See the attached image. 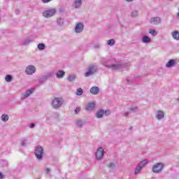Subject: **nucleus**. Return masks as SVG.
Masks as SVG:
<instances>
[{
  "mask_svg": "<svg viewBox=\"0 0 179 179\" xmlns=\"http://www.w3.org/2000/svg\"><path fill=\"white\" fill-rule=\"evenodd\" d=\"M99 71V66L96 64H91L87 68V72L85 73V78H89L94 75Z\"/></svg>",
  "mask_w": 179,
  "mask_h": 179,
  "instance_id": "nucleus-1",
  "label": "nucleus"
},
{
  "mask_svg": "<svg viewBox=\"0 0 179 179\" xmlns=\"http://www.w3.org/2000/svg\"><path fill=\"white\" fill-rule=\"evenodd\" d=\"M128 66V64L119 62L117 64H113L111 65L106 66L107 68L112 69V71H118L120 69H124V68H127Z\"/></svg>",
  "mask_w": 179,
  "mask_h": 179,
  "instance_id": "nucleus-2",
  "label": "nucleus"
},
{
  "mask_svg": "<svg viewBox=\"0 0 179 179\" xmlns=\"http://www.w3.org/2000/svg\"><path fill=\"white\" fill-rule=\"evenodd\" d=\"M64 104V99L62 98H55L51 102V106L52 108H55V110H57V108H59L61 106Z\"/></svg>",
  "mask_w": 179,
  "mask_h": 179,
  "instance_id": "nucleus-3",
  "label": "nucleus"
},
{
  "mask_svg": "<svg viewBox=\"0 0 179 179\" xmlns=\"http://www.w3.org/2000/svg\"><path fill=\"white\" fill-rule=\"evenodd\" d=\"M164 168V164L159 162L154 164V166L152 168V173H155V174H159L163 171V169Z\"/></svg>",
  "mask_w": 179,
  "mask_h": 179,
  "instance_id": "nucleus-4",
  "label": "nucleus"
},
{
  "mask_svg": "<svg viewBox=\"0 0 179 179\" xmlns=\"http://www.w3.org/2000/svg\"><path fill=\"white\" fill-rule=\"evenodd\" d=\"M43 155H44V149L41 146H38L35 149V156L38 160H43Z\"/></svg>",
  "mask_w": 179,
  "mask_h": 179,
  "instance_id": "nucleus-5",
  "label": "nucleus"
},
{
  "mask_svg": "<svg viewBox=\"0 0 179 179\" xmlns=\"http://www.w3.org/2000/svg\"><path fill=\"white\" fill-rule=\"evenodd\" d=\"M95 157L98 162H100V160H103V158L104 157V148L103 147L99 148L96 150V152L95 153Z\"/></svg>",
  "mask_w": 179,
  "mask_h": 179,
  "instance_id": "nucleus-6",
  "label": "nucleus"
},
{
  "mask_svg": "<svg viewBox=\"0 0 179 179\" xmlns=\"http://www.w3.org/2000/svg\"><path fill=\"white\" fill-rule=\"evenodd\" d=\"M57 13V10L55 8H52L50 10H47L43 13V16L44 17H52Z\"/></svg>",
  "mask_w": 179,
  "mask_h": 179,
  "instance_id": "nucleus-7",
  "label": "nucleus"
},
{
  "mask_svg": "<svg viewBox=\"0 0 179 179\" xmlns=\"http://www.w3.org/2000/svg\"><path fill=\"white\" fill-rule=\"evenodd\" d=\"M36 71L37 69L34 65H29L25 69V73L26 75H33L36 73Z\"/></svg>",
  "mask_w": 179,
  "mask_h": 179,
  "instance_id": "nucleus-8",
  "label": "nucleus"
},
{
  "mask_svg": "<svg viewBox=\"0 0 179 179\" xmlns=\"http://www.w3.org/2000/svg\"><path fill=\"white\" fill-rule=\"evenodd\" d=\"M83 29H85V25H83V23L78 22L76 24L74 31L77 34L82 33V31H83Z\"/></svg>",
  "mask_w": 179,
  "mask_h": 179,
  "instance_id": "nucleus-9",
  "label": "nucleus"
},
{
  "mask_svg": "<svg viewBox=\"0 0 179 179\" xmlns=\"http://www.w3.org/2000/svg\"><path fill=\"white\" fill-rule=\"evenodd\" d=\"M34 92V88H30L29 90H27L25 92H23L21 94V100H24L29 97L33 92Z\"/></svg>",
  "mask_w": 179,
  "mask_h": 179,
  "instance_id": "nucleus-10",
  "label": "nucleus"
},
{
  "mask_svg": "<svg viewBox=\"0 0 179 179\" xmlns=\"http://www.w3.org/2000/svg\"><path fill=\"white\" fill-rule=\"evenodd\" d=\"M150 23L151 24H160L162 23V18L160 17H152L150 20Z\"/></svg>",
  "mask_w": 179,
  "mask_h": 179,
  "instance_id": "nucleus-11",
  "label": "nucleus"
},
{
  "mask_svg": "<svg viewBox=\"0 0 179 179\" xmlns=\"http://www.w3.org/2000/svg\"><path fill=\"white\" fill-rule=\"evenodd\" d=\"M164 111L158 110L156 112L155 117L158 121H160L161 120H163V118H164Z\"/></svg>",
  "mask_w": 179,
  "mask_h": 179,
  "instance_id": "nucleus-12",
  "label": "nucleus"
},
{
  "mask_svg": "<svg viewBox=\"0 0 179 179\" xmlns=\"http://www.w3.org/2000/svg\"><path fill=\"white\" fill-rule=\"evenodd\" d=\"M94 107H96V103L94 102H90L87 105L85 110L87 111H92L94 110Z\"/></svg>",
  "mask_w": 179,
  "mask_h": 179,
  "instance_id": "nucleus-13",
  "label": "nucleus"
},
{
  "mask_svg": "<svg viewBox=\"0 0 179 179\" xmlns=\"http://www.w3.org/2000/svg\"><path fill=\"white\" fill-rule=\"evenodd\" d=\"M171 34L173 40H176V41H179V31L174 30L171 33Z\"/></svg>",
  "mask_w": 179,
  "mask_h": 179,
  "instance_id": "nucleus-14",
  "label": "nucleus"
},
{
  "mask_svg": "<svg viewBox=\"0 0 179 179\" xmlns=\"http://www.w3.org/2000/svg\"><path fill=\"white\" fill-rule=\"evenodd\" d=\"M90 92L94 95L99 94V93H100V89L98 87H92L90 90Z\"/></svg>",
  "mask_w": 179,
  "mask_h": 179,
  "instance_id": "nucleus-15",
  "label": "nucleus"
},
{
  "mask_svg": "<svg viewBox=\"0 0 179 179\" xmlns=\"http://www.w3.org/2000/svg\"><path fill=\"white\" fill-rule=\"evenodd\" d=\"M73 6L75 9H80L82 7V0H74Z\"/></svg>",
  "mask_w": 179,
  "mask_h": 179,
  "instance_id": "nucleus-16",
  "label": "nucleus"
},
{
  "mask_svg": "<svg viewBox=\"0 0 179 179\" xmlns=\"http://www.w3.org/2000/svg\"><path fill=\"white\" fill-rule=\"evenodd\" d=\"M65 76V71L59 70L56 73V78L57 79H62Z\"/></svg>",
  "mask_w": 179,
  "mask_h": 179,
  "instance_id": "nucleus-17",
  "label": "nucleus"
},
{
  "mask_svg": "<svg viewBox=\"0 0 179 179\" xmlns=\"http://www.w3.org/2000/svg\"><path fill=\"white\" fill-rule=\"evenodd\" d=\"M142 43L144 44H149V43H152V38L148 36H144L142 38Z\"/></svg>",
  "mask_w": 179,
  "mask_h": 179,
  "instance_id": "nucleus-18",
  "label": "nucleus"
},
{
  "mask_svg": "<svg viewBox=\"0 0 179 179\" xmlns=\"http://www.w3.org/2000/svg\"><path fill=\"white\" fill-rule=\"evenodd\" d=\"M177 62L174 59H170L166 64V68H171L176 65Z\"/></svg>",
  "mask_w": 179,
  "mask_h": 179,
  "instance_id": "nucleus-19",
  "label": "nucleus"
},
{
  "mask_svg": "<svg viewBox=\"0 0 179 179\" xmlns=\"http://www.w3.org/2000/svg\"><path fill=\"white\" fill-rule=\"evenodd\" d=\"M130 16L133 18L138 17L139 16V10L136 9L132 10L130 13Z\"/></svg>",
  "mask_w": 179,
  "mask_h": 179,
  "instance_id": "nucleus-20",
  "label": "nucleus"
},
{
  "mask_svg": "<svg viewBox=\"0 0 179 179\" xmlns=\"http://www.w3.org/2000/svg\"><path fill=\"white\" fill-rule=\"evenodd\" d=\"M105 114V111L103 109L99 110L96 114H95V117H96V118H103V116Z\"/></svg>",
  "mask_w": 179,
  "mask_h": 179,
  "instance_id": "nucleus-21",
  "label": "nucleus"
},
{
  "mask_svg": "<svg viewBox=\"0 0 179 179\" xmlns=\"http://www.w3.org/2000/svg\"><path fill=\"white\" fill-rule=\"evenodd\" d=\"M148 163H149V160L144 159V160L141 161L140 163H138L137 165H138L140 167L143 169V167H145V166H146V164H148Z\"/></svg>",
  "mask_w": 179,
  "mask_h": 179,
  "instance_id": "nucleus-22",
  "label": "nucleus"
},
{
  "mask_svg": "<svg viewBox=\"0 0 179 179\" xmlns=\"http://www.w3.org/2000/svg\"><path fill=\"white\" fill-rule=\"evenodd\" d=\"M1 119L3 122H8L9 121V115L3 114L1 117Z\"/></svg>",
  "mask_w": 179,
  "mask_h": 179,
  "instance_id": "nucleus-23",
  "label": "nucleus"
},
{
  "mask_svg": "<svg viewBox=\"0 0 179 179\" xmlns=\"http://www.w3.org/2000/svg\"><path fill=\"white\" fill-rule=\"evenodd\" d=\"M142 169L140 166L137 165L134 171L135 176H138L142 171Z\"/></svg>",
  "mask_w": 179,
  "mask_h": 179,
  "instance_id": "nucleus-24",
  "label": "nucleus"
},
{
  "mask_svg": "<svg viewBox=\"0 0 179 179\" xmlns=\"http://www.w3.org/2000/svg\"><path fill=\"white\" fill-rule=\"evenodd\" d=\"M37 48L40 51H43V50H45V44H44V43H39L37 45Z\"/></svg>",
  "mask_w": 179,
  "mask_h": 179,
  "instance_id": "nucleus-25",
  "label": "nucleus"
},
{
  "mask_svg": "<svg viewBox=\"0 0 179 179\" xmlns=\"http://www.w3.org/2000/svg\"><path fill=\"white\" fill-rule=\"evenodd\" d=\"M31 39L30 38H27L24 41H22V45H29L30 43H31Z\"/></svg>",
  "mask_w": 179,
  "mask_h": 179,
  "instance_id": "nucleus-26",
  "label": "nucleus"
},
{
  "mask_svg": "<svg viewBox=\"0 0 179 179\" xmlns=\"http://www.w3.org/2000/svg\"><path fill=\"white\" fill-rule=\"evenodd\" d=\"M76 79V76L75 75H69L67 78V80H69V82H73V80H75Z\"/></svg>",
  "mask_w": 179,
  "mask_h": 179,
  "instance_id": "nucleus-27",
  "label": "nucleus"
},
{
  "mask_svg": "<svg viewBox=\"0 0 179 179\" xmlns=\"http://www.w3.org/2000/svg\"><path fill=\"white\" fill-rule=\"evenodd\" d=\"M57 26H64V19L57 18Z\"/></svg>",
  "mask_w": 179,
  "mask_h": 179,
  "instance_id": "nucleus-28",
  "label": "nucleus"
},
{
  "mask_svg": "<svg viewBox=\"0 0 179 179\" xmlns=\"http://www.w3.org/2000/svg\"><path fill=\"white\" fill-rule=\"evenodd\" d=\"M148 31H149L150 34H152L154 37L157 36V31H156L153 29H150Z\"/></svg>",
  "mask_w": 179,
  "mask_h": 179,
  "instance_id": "nucleus-29",
  "label": "nucleus"
},
{
  "mask_svg": "<svg viewBox=\"0 0 179 179\" xmlns=\"http://www.w3.org/2000/svg\"><path fill=\"white\" fill-rule=\"evenodd\" d=\"M107 44H108V45H110V47H113V45H114L115 44V40H114V39H109L107 41Z\"/></svg>",
  "mask_w": 179,
  "mask_h": 179,
  "instance_id": "nucleus-30",
  "label": "nucleus"
},
{
  "mask_svg": "<svg viewBox=\"0 0 179 179\" xmlns=\"http://www.w3.org/2000/svg\"><path fill=\"white\" fill-rule=\"evenodd\" d=\"M76 94L77 96H82L83 94V90H82V88L77 89Z\"/></svg>",
  "mask_w": 179,
  "mask_h": 179,
  "instance_id": "nucleus-31",
  "label": "nucleus"
},
{
  "mask_svg": "<svg viewBox=\"0 0 179 179\" xmlns=\"http://www.w3.org/2000/svg\"><path fill=\"white\" fill-rule=\"evenodd\" d=\"M13 77L11 75H6L5 77L6 82H12Z\"/></svg>",
  "mask_w": 179,
  "mask_h": 179,
  "instance_id": "nucleus-32",
  "label": "nucleus"
},
{
  "mask_svg": "<svg viewBox=\"0 0 179 179\" xmlns=\"http://www.w3.org/2000/svg\"><path fill=\"white\" fill-rule=\"evenodd\" d=\"M76 125L78 127V128H82V127H83V121L77 120Z\"/></svg>",
  "mask_w": 179,
  "mask_h": 179,
  "instance_id": "nucleus-33",
  "label": "nucleus"
},
{
  "mask_svg": "<svg viewBox=\"0 0 179 179\" xmlns=\"http://www.w3.org/2000/svg\"><path fill=\"white\" fill-rule=\"evenodd\" d=\"M27 143V139H26V138H22V139L21 140L20 145H21L22 146H26Z\"/></svg>",
  "mask_w": 179,
  "mask_h": 179,
  "instance_id": "nucleus-34",
  "label": "nucleus"
},
{
  "mask_svg": "<svg viewBox=\"0 0 179 179\" xmlns=\"http://www.w3.org/2000/svg\"><path fill=\"white\" fill-rule=\"evenodd\" d=\"M48 78L47 77V76H43L41 79H40V82H45V80H48Z\"/></svg>",
  "mask_w": 179,
  "mask_h": 179,
  "instance_id": "nucleus-35",
  "label": "nucleus"
},
{
  "mask_svg": "<svg viewBox=\"0 0 179 179\" xmlns=\"http://www.w3.org/2000/svg\"><path fill=\"white\" fill-rule=\"evenodd\" d=\"M137 110H138L137 106H131V107L129 108L130 111H136Z\"/></svg>",
  "mask_w": 179,
  "mask_h": 179,
  "instance_id": "nucleus-36",
  "label": "nucleus"
},
{
  "mask_svg": "<svg viewBox=\"0 0 179 179\" xmlns=\"http://www.w3.org/2000/svg\"><path fill=\"white\" fill-rule=\"evenodd\" d=\"M94 48H95L96 50H99V48H100V44L99 43H95L94 45Z\"/></svg>",
  "mask_w": 179,
  "mask_h": 179,
  "instance_id": "nucleus-37",
  "label": "nucleus"
},
{
  "mask_svg": "<svg viewBox=\"0 0 179 179\" xmlns=\"http://www.w3.org/2000/svg\"><path fill=\"white\" fill-rule=\"evenodd\" d=\"M48 79H50V78H52V73H49L46 75Z\"/></svg>",
  "mask_w": 179,
  "mask_h": 179,
  "instance_id": "nucleus-38",
  "label": "nucleus"
},
{
  "mask_svg": "<svg viewBox=\"0 0 179 179\" xmlns=\"http://www.w3.org/2000/svg\"><path fill=\"white\" fill-rule=\"evenodd\" d=\"M41 1H42L43 3H48V2H51V0H41Z\"/></svg>",
  "mask_w": 179,
  "mask_h": 179,
  "instance_id": "nucleus-39",
  "label": "nucleus"
},
{
  "mask_svg": "<svg viewBox=\"0 0 179 179\" xmlns=\"http://www.w3.org/2000/svg\"><path fill=\"white\" fill-rule=\"evenodd\" d=\"M79 111H80V108H76L75 110L76 114H78L79 113Z\"/></svg>",
  "mask_w": 179,
  "mask_h": 179,
  "instance_id": "nucleus-40",
  "label": "nucleus"
},
{
  "mask_svg": "<svg viewBox=\"0 0 179 179\" xmlns=\"http://www.w3.org/2000/svg\"><path fill=\"white\" fill-rule=\"evenodd\" d=\"M128 115H129V112H124V113H123V116H124V117H128Z\"/></svg>",
  "mask_w": 179,
  "mask_h": 179,
  "instance_id": "nucleus-41",
  "label": "nucleus"
},
{
  "mask_svg": "<svg viewBox=\"0 0 179 179\" xmlns=\"http://www.w3.org/2000/svg\"><path fill=\"white\" fill-rule=\"evenodd\" d=\"M115 164H114V163H110V164H109V167H110V169H113V167H115Z\"/></svg>",
  "mask_w": 179,
  "mask_h": 179,
  "instance_id": "nucleus-42",
  "label": "nucleus"
},
{
  "mask_svg": "<svg viewBox=\"0 0 179 179\" xmlns=\"http://www.w3.org/2000/svg\"><path fill=\"white\" fill-rule=\"evenodd\" d=\"M5 178V175L2 174V173L0 172V179Z\"/></svg>",
  "mask_w": 179,
  "mask_h": 179,
  "instance_id": "nucleus-43",
  "label": "nucleus"
},
{
  "mask_svg": "<svg viewBox=\"0 0 179 179\" xmlns=\"http://www.w3.org/2000/svg\"><path fill=\"white\" fill-rule=\"evenodd\" d=\"M36 127V124L34 123H32L29 125V128H34Z\"/></svg>",
  "mask_w": 179,
  "mask_h": 179,
  "instance_id": "nucleus-44",
  "label": "nucleus"
},
{
  "mask_svg": "<svg viewBox=\"0 0 179 179\" xmlns=\"http://www.w3.org/2000/svg\"><path fill=\"white\" fill-rule=\"evenodd\" d=\"M105 114H106V115H110V110H106Z\"/></svg>",
  "mask_w": 179,
  "mask_h": 179,
  "instance_id": "nucleus-45",
  "label": "nucleus"
},
{
  "mask_svg": "<svg viewBox=\"0 0 179 179\" xmlns=\"http://www.w3.org/2000/svg\"><path fill=\"white\" fill-rule=\"evenodd\" d=\"M45 171L48 174V173H50V169L48 168L45 169Z\"/></svg>",
  "mask_w": 179,
  "mask_h": 179,
  "instance_id": "nucleus-46",
  "label": "nucleus"
},
{
  "mask_svg": "<svg viewBox=\"0 0 179 179\" xmlns=\"http://www.w3.org/2000/svg\"><path fill=\"white\" fill-rule=\"evenodd\" d=\"M126 2H134V0H125Z\"/></svg>",
  "mask_w": 179,
  "mask_h": 179,
  "instance_id": "nucleus-47",
  "label": "nucleus"
},
{
  "mask_svg": "<svg viewBox=\"0 0 179 179\" xmlns=\"http://www.w3.org/2000/svg\"><path fill=\"white\" fill-rule=\"evenodd\" d=\"M177 17H179V8H178V12L176 13Z\"/></svg>",
  "mask_w": 179,
  "mask_h": 179,
  "instance_id": "nucleus-48",
  "label": "nucleus"
},
{
  "mask_svg": "<svg viewBox=\"0 0 179 179\" xmlns=\"http://www.w3.org/2000/svg\"><path fill=\"white\" fill-rule=\"evenodd\" d=\"M19 12H20L19 10H15V13H16L17 15H18Z\"/></svg>",
  "mask_w": 179,
  "mask_h": 179,
  "instance_id": "nucleus-49",
  "label": "nucleus"
},
{
  "mask_svg": "<svg viewBox=\"0 0 179 179\" xmlns=\"http://www.w3.org/2000/svg\"><path fill=\"white\" fill-rule=\"evenodd\" d=\"M127 80V83H129V82H130L129 80Z\"/></svg>",
  "mask_w": 179,
  "mask_h": 179,
  "instance_id": "nucleus-50",
  "label": "nucleus"
},
{
  "mask_svg": "<svg viewBox=\"0 0 179 179\" xmlns=\"http://www.w3.org/2000/svg\"><path fill=\"white\" fill-rule=\"evenodd\" d=\"M169 1H173V0H169Z\"/></svg>",
  "mask_w": 179,
  "mask_h": 179,
  "instance_id": "nucleus-51",
  "label": "nucleus"
}]
</instances>
